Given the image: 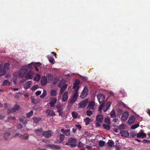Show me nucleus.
Here are the masks:
<instances>
[{
  "label": "nucleus",
  "instance_id": "obj_56",
  "mask_svg": "<svg viewBox=\"0 0 150 150\" xmlns=\"http://www.w3.org/2000/svg\"><path fill=\"white\" fill-rule=\"evenodd\" d=\"M10 133H4V138L5 139V140H7V138H6V137H6V136H9L10 135Z\"/></svg>",
  "mask_w": 150,
  "mask_h": 150
},
{
  "label": "nucleus",
  "instance_id": "obj_41",
  "mask_svg": "<svg viewBox=\"0 0 150 150\" xmlns=\"http://www.w3.org/2000/svg\"><path fill=\"white\" fill-rule=\"evenodd\" d=\"M90 110H87L86 113V115L88 116H90L93 114L92 111H91Z\"/></svg>",
  "mask_w": 150,
  "mask_h": 150
},
{
  "label": "nucleus",
  "instance_id": "obj_6",
  "mask_svg": "<svg viewBox=\"0 0 150 150\" xmlns=\"http://www.w3.org/2000/svg\"><path fill=\"white\" fill-rule=\"evenodd\" d=\"M76 92H74L73 96L71 97L69 100L70 102L72 104L74 103L76 101L78 96V93Z\"/></svg>",
  "mask_w": 150,
  "mask_h": 150
},
{
  "label": "nucleus",
  "instance_id": "obj_5",
  "mask_svg": "<svg viewBox=\"0 0 150 150\" xmlns=\"http://www.w3.org/2000/svg\"><path fill=\"white\" fill-rule=\"evenodd\" d=\"M97 96L100 103L103 104L105 100V96L104 95L101 94H97Z\"/></svg>",
  "mask_w": 150,
  "mask_h": 150
},
{
  "label": "nucleus",
  "instance_id": "obj_33",
  "mask_svg": "<svg viewBox=\"0 0 150 150\" xmlns=\"http://www.w3.org/2000/svg\"><path fill=\"white\" fill-rule=\"evenodd\" d=\"M70 130L69 129L66 130L65 131L64 134L67 136H69L70 135Z\"/></svg>",
  "mask_w": 150,
  "mask_h": 150
},
{
  "label": "nucleus",
  "instance_id": "obj_22",
  "mask_svg": "<svg viewBox=\"0 0 150 150\" xmlns=\"http://www.w3.org/2000/svg\"><path fill=\"white\" fill-rule=\"evenodd\" d=\"M96 121L100 123H101L103 120V117L101 115H98L96 116Z\"/></svg>",
  "mask_w": 150,
  "mask_h": 150
},
{
  "label": "nucleus",
  "instance_id": "obj_42",
  "mask_svg": "<svg viewBox=\"0 0 150 150\" xmlns=\"http://www.w3.org/2000/svg\"><path fill=\"white\" fill-rule=\"evenodd\" d=\"M10 84V83L8 80H5L3 83L4 86H8Z\"/></svg>",
  "mask_w": 150,
  "mask_h": 150
},
{
  "label": "nucleus",
  "instance_id": "obj_15",
  "mask_svg": "<svg viewBox=\"0 0 150 150\" xmlns=\"http://www.w3.org/2000/svg\"><path fill=\"white\" fill-rule=\"evenodd\" d=\"M34 75V73L32 71H29L25 76V78L27 79H32Z\"/></svg>",
  "mask_w": 150,
  "mask_h": 150
},
{
  "label": "nucleus",
  "instance_id": "obj_24",
  "mask_svg": "<svg viewBox=\"0 0 150 150\" xmlns=\"http://www.w3.org/2000/svg\"><path fill=\"white\" fill-rule=\"evenodd\" d=\"M146 134L142 132H140L137 134V137L138 138L141 137L142 138H143L146 137Z\"/></svg>",
  "mask_w": 150,
  "mask_h": 150
},
{
  "label": "nucleus",
  "instance_id": "obj_45",
  "mask_svg": "<svg viewBox=\"0 0 150 150\" xmlns=\"http://www.w3.org/2000/svg\"><path fill=\"white\" fill-rule=\"evenodd\" d=\"M120 125L119 126L117 127L116 129H115L114 130V131L116 133L118 132H120Z\"/></svg>",
  "mask_w": 150,
  "mask_h": 150
},
{
  "label": "nucleus",
  "instance_id": "obj_43",
  "mask_svg": "<svg viewBox=\"0 0 150 150\" xmlns=\"http://www.w3.org/2000/svg\"><path fill=\"white\" fill-rule=\"evenodd\" d=\"M110 105V103L109 102H107L105 105L106 109L104 110V112L106 111L109 109Z\"/></svg>",
  "mask_w": 150,
  "mask_h": 150
},
{
  "label": "nucleus",
  "instance_id": "obj_38",
  "mask_svg": "<svg viewBox=\"0 0 150 150\" xmlns=\"http://www.w3.org/2000/svg\"><path fill=\"white\" fill-rule=\"evenodd\" d=\"M9 64L8 63H6L4 66V69L6 70V71L8 69L9 67Z\"/></svg>",
  "mask_w": 150,
  "mask_h": 150
},
{
  "label": "nucleus",
  "instance_id": "obj_48",
  "mask_svg": "<svg viewBox=\"0 0 150 150\" xmlns=\"http://www.w3.org/2000/svg\"><path fill=\"white\" fill-rule=\"evenodd\" d=\"M103 127L105 129L108 130H109L110 129V126L108 125H107L106 124L103 125Z\"/></svg>",
  "mask_w": 150,
  "mask_h": 150
},
{
  "label": "nucleus",
  "instance_id": "obj_19",
  "mask_svg": "<svg viewBox=\"0 0 150 150\" xmlns=\"http://www.w3.org/2000/svg\"><path fill=\"white\" fill-rule=\"evenodd\" d=\"M3 65V63L2 62H1L0 63V76L4 75L6 73V70L2 69Z\"/></svg>",
  "mask_w": 150,
  "mask_h": 150
},
{
  "label": "nucleus",
  "instance_id": "obj_13",
  "mask_svg": "<svg viewBox=\"0 0 150 150\" xmlns=\"http://www.w3.org/2000/svg\"><path fill=\"white\" fill-rule=\"evenodd\" d=\"M52 132L50 130L44 131L42 133V136L46 138H48L51 136Z\"/></svg>",
  "mask_w": 150,
  "mask_h": 150
},
{
  "label": "nucleus",
  "instance_id": "obj_20",
  "mask_svg": "<svg viewBox=\"0 0 150 150\" xmlns=\"http://www.w3.org/2000/svg\"><path fill=\"white\" fill-rule=\"evenodd\" d=\"M128 116L129 114L128 112H126L122 114L121 119L122 120L125 121L128 118Z\"/></svg>",
  "mask_w": 150,
  "mask_h": 150
},
{
  "label": "nucleus",
  "instance_id": "obj_16",
  "mask_svg": "<svg viewBox=\"0 0 150 150\" xmlns=\"http://www.w3.org/2000/svg\"><path fill=\"white\" fill-rule=\"evenodd\" d=\"M68 92L67 91H65L63 93L62 98V101L65 102L68 99Z\"/></svg>",
  "mask_w": 150,
  "mask_h": 150
},
{
  "label": "nucleus",
  "instance_id": "obj_27",
  "mask_svg": "<svg viewBox=\"0 0 150 150\" xmlns=\"http://www.w3.org/2000/svg\"><path fill=\"white\" fill-rule=\"evenodd\" d=\"M32 83V82L30 81H28L26 84L24 85V87L25 89H27L30 88V85Z\"/></svg>",
  "mask_w": 150,
  "mask_h": 150
},
{
  "label": "nucleus",
  "instance_id": "obj_23",
  "mask_svg": "<svg viewBox=\"0 0 150 150\" xmlns=\"http://www.w3.org/2000/svg\"><path fill=\"white\" fill-rule=\"evenodd\" d=\"M135 117L134 116L132 115L129 118L128 121V122L129 124H132L135 121Z\"/></svg>",
  "mask_w": 150,
  "mask_h": 150
},
{
  "label": "nucleus",
  "instance_id": "obj_1",
  "mask_svg": "<svg viewBox=\"0 0 150 150\" xmlns=\"http://www.w3.org/2000/svg\"><path fill=\"white\" fill-rule=\"evenodd\" d=\"M125 127L123 124L120 125V133L121 136L126 137L129 136V133L128 131L126 130Z\"/></svg>",
  "mask_w": 150,
  "mask_h": 150
},
{
  "label": "nucleus",
  "instance_id": "obj_52",
  "mask_svg": "<svg viewBox=\"0 0 150 150\" xmlns=\"http://www.w3.org/2000/svg\"><path fill=\"white\" fill-rule=\"evenodd\" d=\"M108 144L109 146L110 147H112L113 146L114 144V142L112 141H110V142H108Z\"/></svg>",
  "mask_w": 150,
  "mask_h": 150
},
{
  "label": "nucleus",
  "instance_id": "obj_28",
  "mask_svg": "<svg viewBox=\"0 0 150 150\" xmlns=\"http://www.w3.org/2000/svg\"><path fill=\"white\" fill-rule=\"evenodd\" d=\"M50 95L52 96H56L57 95V90H52L50 93Z\"/></svg>",
  "mask_w": 150,
  "mask_h": 150
},
{
  "label": "nucleus",
  "instance_id": "obj_35",
  "mask_svg": "<svg viewBox=\"0 0 150 150\" xmlns=\"http://www.w3.org/2000/svg\"><path fill=\"white\" fill-rule=\"evenodd\" d=\"M64 137L63 134H61L59 136V138L60 141L59 143H61L64 140Z\"/></svg>",
  "mask_w": 150,
  "mask_h": 150
},
{
  "label": "nucleus",
  "instance_id": "obj_37",
  "mask_svg": "<svg viewBox=\"0 0 150 150\" xmlns=\"http://www.w3.org/2000/svg\"><path fill=\"white\" fill-rule=\"evenodd\" d=\"M51 101L50 102L55 104L57 101V99L54 97H51L50 98Z\"/></svg>",
  "mask_w": 150,
  "mask_h": 150
},
{
  "label": "nucleus",
  "instance_id": "obj_50",
  "mask_svg": "<svg viewBox=\"0 0 150 150\" xmlns=\"http://www.w3.org/2000/svg\"><path fill=\"white\" fill-rule=\"evenodd\" d=\"M139 126V125L138 124H136L135 125H134L132 126L131 127V128L132 129H134L138 127Z\"/></svg>",
  "mask_w": 150,
  "mask_h": 150
},
{
  "label": "nucleus",
  "instance_id": "obj_34",
  "mask_svg": "<svg viewBox=\"0 0 150 150\" xmlns=\"http://www.w3.org/2000/svg\"><path fill=\"white\" fill-rule=\"evenodd\" d=\"M48 59L50 62L52 64H54V58L53 57L50 56H49L48 57Z\"/></svg>",
  "mask_w": 150,
  "mask_h": 150
},
{
  "label": "nucleus",
  "instance_id": "obj_40",
  "mask_svg": "<svg viewBox=\"0 0 150 150\" xmlns=\"http://www.w3.org/2000/svg\"><path fill=\"white\" fill-rule=\"evenodd\" d=\"M33 112L32 110H31L26 114V116L28 117L29 118L33 115Z\"/></svg>",
  "mask_w": 150,
  "mask_h": 150
},
{
  "label": "nucleus",
  "instance_id": "obj_46",
  "mask_svg": "<svg viewBox=\"0 0 150 150\" xmlns=\"http://www.w3.org/2000/svg\"><path fill=\"white\" fill-rule=\"evenodd\" d=\"M111 117L112 118H114L115 116V112L114 110H113L111 112L110 114Z\"/></svg>",
  "mask_w": 150,
  "mask_h": 150
},
{
  "label": "nucleus",
  "instance_id": "obj_8",
  "mask_svg": "<svg viewBox=\"0 0 150 150\" xmlns=\"http://www.w3.org/2000/svg\"><path fill=\"white\" fill-rule=\"evenodd\" d=\"M95 102L92 101L88 103L87 108L89 110H94L96 108Z\"/></svg>",
  "mask_w": 150,
  "mask_h": 150
},
{
  "label": "nucleus",
  "instance_id": "obj_54",
  "mask_svg": "<svg viewBox=\"0 0 150 150\" xmlns=\"http://www.w3.org/2000/svg\"><path fill=\"white\" fill-rule=\"evenodd\" d=\"M83 146V144L81 142H79L77 145L78 147L79 148L82 147Z\"/></svg>",
  "mask_w": 150,
  "mask_h": 150
},
{
  "label": "nucleus",
  "instance_id": "obj_39",
  "mask_svg": "<svg viewBox=\"0 0 150 150\" xmlns=\"http://www.w3.org/2000/svg\"><path fill=\"white\" fill-rule=\"evenodd\" d=\"M47 95V92L45 90H44L42 94L40 96L41 98H44Z\"/></svg>",
  "mask_w": 150,
  "mask_h": 150
},
{
  "label": "nucleus",
  "instance_id": "obj_53",
  "mask_svg": "<svg viewBox=\"0 0 150 150\" xmlns=\"http://www.w3.org/2000/svg\"><path fill=\"white\" fill-rule=\"evenodd\" d=\"M130 135L132 137H135L137 136V133L135 132H132L130 133Z\"/></svg>",
  "mask_w": 150,
  "mask_h": 150
},
{
  "label": "nucleus",
  "instance_id": "obj_44",
  "mask_svg": "<svg viewBox=\"0 0 150 150\" xmlns=\"http://www.w3.org/2000/svg\"><path fill=\"white\" fill-rule=\"evenodd\" d=\"M72 115L73 117L74 118H76L78 116V113L75 112H72Z\"/></svg>",
  "mask_w": 150,
  "mask_h": 150
},
{
  "label": "nucleus",
  "instance_id": "obj_11",
  "mask_svg": "<svg viewBox=\"0 0 150 150\" xmlns=\"http://www.w3.org/2000/svg\"><path fill=\"white\" fill-rule=\"evenodd\" d=\"M46 146L47 147L50 148L52 149H60L61 148V147L59 146L53 144H47L46 145Z\"/></svg>",
  "mask_w": 150,
  "mask_h": 150
},
{
  "label": "nucleus",
  "instance_id": "obj_61",
  "mask_svg": "<svg viewBox=\"0 0 150 150\" xmlns=\"http://www.w3.org/2000/svg\"><path fill=\"white\" fill-rule=\"evenodd\" d=\"M75 126L79 129H80L81 128V125H76Z\"/></svg>",
  "mask_w": 150,
  "mask_h": 150
},
{
  "label": "nucleus",
  "instance_id": "obj_17",
  "mask_svg": "<svg viewBox=\"0 0 150 150\" xmlns=\"http://www.w3.org/2000/svg\"><path fill=\"white\" fill-rule=\"evenodd\" d=\"M45 113L47 116H54L55 115L54 112L52 110L47 109L46 110Z\"/></svg>",
  "mask_w": 150,
  "mask_h": 150
},
{
  "label": "nucleus",
  "instance_id": "obj_30",
  "mask_svg": "<svg viewBox=\"0 0 150 150\" xmlns=\"http://www.w3.org/2000/svg\"><path fill=\"white\" fill-rule=\"evenodd\" d=\"M91 121V119L89 117H86L84 120V121L86 123V125H88L90 123Z\"/></svg>",
  "mask_w": 150,
  "mask_h": 150
},
{
  "label": "nucleus",
  "instance_id": "obj_7",
  "mask_svg": "<svg viewBox=\"0 0 150 150\" xmlns=\"http://www.w3.org/2000/svg\"><path fill=\"white\" fill-rule=\"evenodd\" d=\"M20 108V107L19 106L15 105L11 109H8L7 110V113L9 114L10 113H13L17 110H18Z\"/></svg>",
  "mask_w": 150,
  "mask_h": 150
},
{
  "label": "nucleus",
  "instance_id": "obj_26",
  "mask_svg": "<svg viewBox=\"0 0 150 150\" xmlns=\"http://www.w3.org/2000/svg\"><path fill=\"white\" fill-rule=\"evenodd\" d=\"M47 79L48 82L50 83L53 79V77L51 74H47Z\"/></svg>",
  "mask_w": 150,
  "mask_h": 150
},
{
  "label": "nucleus",
  "instance_id": "obj_57",
  "mask_svg": "<svg viewBox=\"0 0 150 150\" xmlns=\"http://www.w3.org/2000/svg\"><path fill=\"white\" fill-rule=\"evenodd\" d=\"M142 142L144 143H150V141H149L146 139H144Z\"/></svg>",
  "mask_w": 150,
  "mask_h": 150
},
{
  "label": "nucleus",
  "instance_id": "obj_2",
  "mask_svg": "<svg viewBox=\"0 0 150 150\" xmlns=\"http://www.w3.org/2000/svg\"><path fill=\"white\" fill-rule=\"evenodd\" d=\"M77 141L76 139L73 138H70L68 140L67 142L66 143V145L69 146L71 147H74L77 145Z\"/></svg>",
  "mask_w": 150,
  "mask_h": 150
},
{
  "label": "nucleus",
  "instance_id": "obj_49",
  "mask_svg": "<svg viewBox=\"0 0 150 150\" xmlns=\"http://www.w3.org/2000/svg\"><path fill=\"white\" fill-rule=\"evenodd\" d=\"M34 64V63L32 62L30 64H29L27 67V68H28L30 70H31L32 69V68L31 67V65Z\"/></svg>",
  "mask_w": 150,
  "mask_h": 150
},
{
  "label": "nucleus",
  "instance_id": "obj_36",
  "mask_svg": "<svg viewBox=\"0 0 150 150\" xmlns=\"http://www.w3.org/2000/svg\"><path fill=\"white\" fill-rule=\"evenodd\" d=\"M40 78V76L39 74H36L35 77L34 79V80L37 81H38Z\"/></svg>",
  "mask_w": 150,
  "mask_h": 150
},
{
  "label": "nucleus",
  "instance_id": "obj_12",
  "mask_svg": "<svg viewBox=\"0 0 150 150\" xmlns=\"http://www.w3.org/2000/svg\"><path fill=\"white\" fill-rule=\"evenodd\" d=\"M88 93V88L86 87H85L80 96L82 98H84L87 96Z\"/></svg>",
  "mask_w": 150,
  "mask_h": 150
},
{
  "label": "nucleus",
  "instance_id": "obj_63",
  "mask_svg": "<svg viewBox=\"0 0 150 150\" xmlns=\"http://www.w3.org/2000/svg\"><path fill=\"white\" fill-rule=\"evenodd\" d=\"M49 103L50 104V106L51 107H53L54 106V103H52L51 102H50Z\"/></svg>",
  "mask_w": 150,
  "mask_h": 150
},
{
  "label": "nucleus",
  "instance_id": "obj_51",
  "mask_svg": "<svg viewBox=\"0 0 150 150\" xmlns=\"http://www.w3.org/2000/svg\"><path fill=\"white\" fill-rule=\"evenodd\" d=\"M105 144V142L103 141H100L99 142V145L100 146H103Z\"/></svg>",
  "mask_w": 150,
  "mask_h": 150
},
{
  "label": "nucleus",
  "instance_id": "obj_32",
  "mask_svg": "<svg viewBox=\"0 0 150 150\" xmlns=\"http://www.w3.org/2000/svg\"><path fill=\"white\" fill-rule=\"evenodd\" d=\"M33 120L34 122L35 123H37L40 120H41V118L39 117H33Z\"/></svg>",
  "mask_w": 150,
  "mask_h": 150
},
{
  "label": "nucleus",
  "instance_id": "obj_60",
  "mask_svg": "<svg viewBox=\"0 0 150 150\" xmlns=\"http://www.w3.org/2000/svg\"><path fill=\"white\" fill-rule=\"evenodd\" d=\"M41 93V91H37L35 93V94L36 96H38Z\"/></svg>",
  "mask_w": 150,
  "mask_h": 150
},
{
  "label": "nucleus",
  "instance_id": "obj_62",
  "mask_svg": "<svg viewBox=\"0 0 150 150\" xmlns=\"http://www.w3.org/2000/svg\"><path fill=\"white\" fill-rule=\"evenodd\" d=\"M114 147L116 149V150H120V147L118 145H115Z\"/></svg>",
  "mask_w": 150,
  "mask_h": 150
},
{
  "label": "nucleus",
  "instance_id": "obj_55",
  "mask_svg": "<svg viewBox=\"0 0 150 150\" xmlns=\"http://www.w3.org/2000/svg\"><path fill=\"white\" fill-rule=\"evenodd\" d=\"M38 87V86L37 85H35L33 86L32 88L31 89L32 90H36Z\"/></svg>",
  "mask_w": 150,
  "mask_h": 150
},
{
  "label": "nucleus",
  "instance_id": "obj_31",
  "mask_svg": "<svg viewBox=\"0 0 150 150\" xmlns=\"http://www.w3.org/2000/svg\"><path fill=\"white\" fill-rule=\"evenodd\" d=\"M31 100L32 103L34 104H37L38 103V100L35 99L34 97L32 96L31 98Z\"/></svg>",
  "mask_w": 150,
  "mask_h": 150
},
{
  "label": "nucleus",
  "instance_id": "obj_3",
  "mask_svg": "<svg viewBox=\"0 0 150 150\" xmlns=\"http://www.w3.org/2000/svg\"><path fill=\"white\" fill-rule=\"evenodd\" d=\"M58 86L59 87H61L60 90V94H62L66 90L67 88V85L66 84H63V82L60 81L58 84Z\"/></svg>",
  "mask_w": 150,
  "mask_h": 150
},
{
  "label": "nucleus",
  "instance_id": "obj_18",
  "mask_svg": "<svg viewBox=\"0 0 150 150\" xmlns=\"http://www.w3.org/2000/svg\"><path fill=\"white\" fill-rule=\"evenodd\" d=\"M34 131L37 135L40 136L42 134V135L43 130L42 128H40L38 129H35Z\"/></svg>",
  "mask_w": 150,
  "mask_h": 150
},
{
  "label": "nucleus",
  "instance_id": "obj_9",
  "mask_svg": "<svg viewBox=\"0 0 150 150\" xmlns=\"http://www.w3.org/2000/svg\"><path fill=\"white\" fill-rule=\"evenodd\" d=\"M28 70L27 69L24 68L21 69L19 73V75L20 77L23 78V77L27 72Z\"/></svg>",
  "mask_w": 150,
  "mask_h": 150
},
{
  "label": "nucleus",
  "instance_id": "obj_21",
  "mask_svg": "<svg viewBox=\"0 0 150 150\" xmlns=\"http://www.w3.org/2000/svg\"><path fill=\"white\" fill-rule=\"evenodd\" d=\"M47 82H48L47 81V78L44 76L42 77L41 80V85L43 86L45 85Z\"/></svg>",
  "mask_w": 150,
  "mask_h": 150
},
{
  "label": "nucleus",
  "instance_id": "obj_64",
  "mask_svg": "<svg viewBox=\"0 0 150 150\" xmlns=\"http://www.w3.org/2000/svg\"><path fill=\"white\" fill-rule=\"evenodd\" d=\"M100 123L98 122H97L96 123V127H99L100 126Z\"/></svg>",
  "mask_w": 150,
  "mask_h": 150
},
{
  "label": "nucleus",
  "instance_id": "obj_10",
  "mask_svg": "<svg viewBox=\"0 0 150 150\" xmlns=\"http://www.w3.org/2000/svg\"><path fill=\"white\" fill-rule=\"evenodd\" d=\"M88 99H86V100L81 101L79 104V107L81 108H85L87 105V104L88 102Z\"/></svg>",
  "mask_w": 150,
  "mask_h": 150
},
{
  "label": "nucleus",
  "instance_id": "obj_14",
  "mask_svg": "<svg viewBox=\"0 0 150 150\" xmlns=\"http://www.w3.org/2000/svg\"><path fill=\"white\" fill-rule=\"evenodd\" d=\"M63 105L62 104H59L57 106V112L59 114V115L61 116L63 113V111H62Z\"/></svg>",
  "mask_w": 150,
  "mask_h": 150
},
{
  "label": "nucleus",
  "instance_id": "obj_58",
  "mask_svg": "<svg viewBox=\"0 0 150 150\" xmlns=\"http://www.w3.org/2000/svg\"><path fill=\"white\" fill-rule=\"evenodd\" d=\"M86 148L88 150H92V147L88 146V145H86Z\"/></svg>",
  "mask_w": 150,
  "mask_h": 150
},
{
  "label": "nucleus",
  "instance_id": "obj_29",
  "mask_svg": "<svg viewBox=\"0 0 150 150\" xmlns=\"http://www.w3.org/2000/svg\"><path fill=\"white\" fill-rule=\"evenodd\" d=\"M40 65L41 64L40 63H37L35 64L34 67L36 71H39V69L38 67H40Z\"/></svg>",
  "mask_w": 150,
  "mask_h": 150
},
{
  "label": "nucleus",
  "instance_id": "obj_4",
  "mask_svg": "<svg viewBox=\"0 0 150 150\" xmlns=\"http://www.w3.org/2000/svg\"><path fill=\"white\" fill-rule=\"evenodd\" d=\"M80 83V81L79 80L77 79L75 80L73 86V88L75 90L74 92L77 91L76 92L78 93V90L79 88V85Z\"/></svg>",
  "mask_w": 150,
  "mask_h": 150
},
{
  "label": "nucleus",
  "instance_id": "obj_25",
  "mask_svg": "<svg viewBox=\"0 0 150 150\" xmlns=\"http://www.w3.org/2000/svg\"><path fill=\"white\" fill-rule=\"evenodd\" d=\"M20 121L22 122L23 124H25L27 123V120L26 117L24 116L21 117L19 119Z\"/></svg>",
  "mask_w": 150,
  "mask_h": 150
},
{
  "label": "nucleus",
  "instance_id": "obj_47",
  "mask_svg": "<svg viewBox=\"0 0 150 150\" xmlns=\"http://www.w3.org/2000/svg\"><path fill=\"white\" fill-rule=\"evenodd\" d=\"M105 122L108 124H110V119L109 118L107 117L105 118Z\"/></svg>",
  "mask_w": 150,
  "mask_h": 150
},
{
  "label": "nucleus",
  "instance_id": "obj_59",
  "mask_svg": "<svg viewBox=\"0 0 150 150\" xmlns=\"http://www.w3.org/2000/svg\"><path fill=\"white\" fill-rule=\"evenodd\" d=\"M22 128V126L20 124L18 125L17 126V128L18 129H21Z\"/></svg>",
  "mask_w": 150,
  "mask_h": 150
}]
</instances>
